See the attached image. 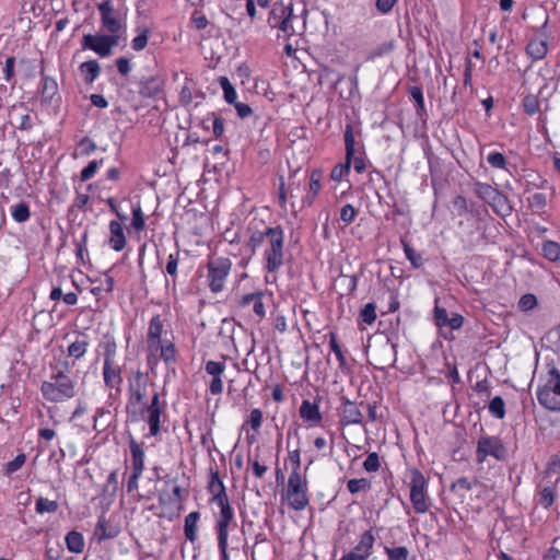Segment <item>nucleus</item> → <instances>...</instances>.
<instances>
[{
  "instance_id": "4",
  "label": "nucleus",
  "mask_w": 560,
  "mask_h": 560,
  "mask_svg": "<svg viewBox=\"0 0 560 560\" xmlns=\"http://www.w3.org/2000/svg\"><path fill=\"white\" fill-rule=\"evenodd\" d=\"M51 380L42 385V393L46 399L57 402L74 396V385L68 375L58 372Z\"/></svg>"
},
{
  "instance_id": "43",
  "label": "nucleus",
  "mask_w": 560,
  "mask_h": 560,
  "mask_svg": "<svg viewBox=\"0 0 560 560\" xmlns=\"http://www.w3.org/2000/svg\"><path fill=\"white\" fill-rule=\"evenodd\" d=\"M329 346H330V349L335 352L340 366L341 368L345 366L346 358H345L343 352L337 341V335L335 332H329Z\"/></svg>"
},
{
  "instance_id": "1",
  "label": "nucleus",
  "mask_w": 560,
  "mask_h": 560,
  "mask_svg": "<svg viewBox=\"0 0 560 560\" xmlns=\"http://www.w3.org/2000/svg\"><path fill=\"white\" fill-rule=\"evenodd\" d=\"M266 241L269 243V248L266 250V268L269 272H275L283 261V232L281 228H268L265 232L253 233L248 246L255 252Z\"/></svg>"
},
{
  "instance_id": "34",
  "label": "nucleus",
  "mask_w": 560,
  "mask_h": 560,
  "mask_svg": "<svg viewBox=\"0 0 560 560\" xmlns=\"http://www.w3.org/2000/svg\"><path fill=\"white\" fill-rule=\"evenodd\" d=\"M219 82L224 93V100L229 104L236 103V91L226 77H220Z\"/></svg>"
},
{
  "instance_id": "59",
  "label": "nucleus",
  "mask_w": 560,
  "mask_h": 560,
  "mask_svg": "<svg viewBox=\"0 0 560 560\" xmlns=\"http://www.w3.org/2000/svg\"><path fill=\"white\" fill-rule=\"evenodd\" d=\"M537 301L535 295L533 294H525L521 298L518 302V306L523 311L532 310L536 305Z\"/></svg>"
},
{
  "instance_id": "30",
  "label": "nucleus",
  "mask_w": 560,
  "mask_h": 560,
  "mask_svg": "<svg viewBox=\"0 0 560 560\" xmlns=\"http://www.w3.org/2000/svg\"><path fill=\"white\" fill-rule=\"evenodd\" d=\"M130 450L132 454V470L137 472H142L143 470V451L139 444L135 441L130 443Z\"/></svg>"
},
{
  "instance_id": "61",
  "label": "nucleus",
  "mask_w": 560,
  "mask_h": 560,
  "mask_svg": "<svg viewBox=\"0 0 560 560\" xmlns=\"http://www.w3.org/2000/svg\"><path fill=\"white\" fill-rule=\"evenodd\" d=\"M262 422V412L260 409H253L249 416V423L255 431H258Z\"/></svg>"
},
{
  "instance_id": "14",
  "label": "nucleus",
  "mask_w": 560,
  "mask_h": 560,
  "mask_svg": "<svg viewBox=\"0 0 560 560\" xmlns=\"http://www.w3.org/2000/svg\"><path fill=\"white\" fill-rule=\"evenodd\" d=\"M147 411L149 412L148 423L150 433L156 435L160 431V417L163 411V406L160 404L158 393L153 395L150 406L147 407Z\"/></svg>"
},
{
  "instance_id": "42",
  "label": "nucleus",
  "mask_w": 560,
  "mask_h": 560,
  "mask_svg": "<svg viewBox=\"0 0 560 560\" xmlns=\"http://www.w3.org/2000/svg\"><path fill=\"white\" fill-rule=\"evenodd\" d=\"M351 161L352 160H346V163L335 165V167L331 170L330 178L335 182H339L345 174L349 173Z\"/></svg>"
},
{
  "instance_id": "45",
  "label": "nucleus",
  "mask_w": 560,
  "mask_h": 560,
  "mask_svg": "<svg viewBox=\"0 0 560 560\" xmlns=\"http://www.w3.org/2000/svg\"><path fill=\"white\" fill-rule=\"evenodd\" d=\"M362 322L371 325L376 319V306L373 303H368L361 311Z\"/></svg>"
},
{
  "instance_id": "62",
  "label": "nucleus",
  "mask_w": 560,
  "mask_h": 560,
  "mask_svg": "<svg viewBox=\"0 0 560 560\" xmlns=\"http://www.w3.org/2000/svg\"><path fill=\"white\" fill-rule=\"evenodd\" d=\"M434 319L438 326H446L448 322L446 310L436 306L434 310Z\"/></svg>"
},
{
  "instance_id": "32",
  "label": "nucleus",
  "mask_w": 560,
  "mask_h": 560,
  "mask_svg": "<svg viewBox=\"0 0 560 560\" xmlns=\"http://www.w3.org/2000/svg\"><path fill=\"white\" fill-rule=\"evenodd\" d=\"M394 48H395V42L394 40L384 42L381 45L374 47L369 52L368 59L369 60H373L375 58H380V57H383L385 55H388V54H390L394 50Z\"/></svg>"
},
{
  "instance_id": "56",
  "label": "nucleus",
  "mask_w": 560,
  "mask_h": 560,
  "mask_svg": "<svg viewBox=\"0 0 560 560\" xmlns=\"http://www.w3.org/2000/svg\"><path fill=\"white\" fill-rule=\"evenodd\" d=\"M357 214L355 209L351 205H346L341 208L340 211V219L349 224L354 220V217Z\"/></svg>"
},
{
  "instance_id": "58",
  "label": "nucleus",
  "mask_w": 560,
  "mask_h": 560,
  "mask_svg": "<svg viewBox=\"0 0 560 560\" xmlns=\"http://www.w3.org/2000/svg\"><path fill=\"white\" fill-rule=\"evenodd\" d=\"M212 116V131L215 138H221L224 132V121L221 117L211 114Z\"/></svg>"
},
{
  "instance_id": "12",
  "label": "nucleus",
  "mask_w": 560,
  "mask_h": 560,
  "mask_svg": "<svg viewBox=\"0 0 560 560\" xmlns=\"http://www.w3.org/2000/svg\"><path fill=\"white\" fill-rule=\"evenodd\" d=\"M340 416V422L342 425L359 424L362 422L363 418L359 406L346 397H342Z\"/></svg>"
},
{
  "instance_id": "46",
  "label": "nucleus",
  "mask_w": 560,
  "mask_h": 560,
  "mask_svg": "<svg viewBox=\"0 0 560 560\" xmlns=\"http://www.w3.org/2000/svg\"><path fill=\"white\" fill-rule=\"evenodd\" d=\"M347 488L351 493H358L359 491L363 489L370 488V482L365 478L361 479H350L347 483Z\"/></svg>"
},
{
  "instance_id": "23",
  "label": "nucleus",
  "mask_w": 560,
  "mask_h": 560,
  "mask_svg": "<svg viewBox=\"0 0 560 560\" xmlns=\"http://www.w3.org/2000/svg\"><path fill=\"white\" fill-rule=\"evenodd\" d=\"M66 545L69 551L80 553L83 551V536L77 530H71L66 536Z\"/></svg>"
},
{
  "instance_id": "3",
  "label": "nucleus",
  "mask_w": 560,
  "mask_h": 560,
  "mask_svg": "<svg viewBox=\"0 0 560 560\" xmlns=\"http://www.w3.org/2000/svg\"><path fill=\"white\" fill-rule=\"evenodd\" d=\"M163 324L159 316L150 322L148 347L153 355H160L165 362L175 359V346L172 341L162 340Z\"/></svg>"
},
{
  "instance_id": "48",
  "label": "nucleus",
  "mask_w": 560,
  "mask_h": 560,
  "mask_svg": "<svg viewBox=\"0 0 560 560\" xmlns=\"http://www.w3.org/2000/svg\"><path fill=\"white\" fill-rule=\"evenodd\" d=\"M488 163L495 168H504L506 164L505 156L500 152H492L487 158Z\"/></svg>"
},
{
  "instance_id": "33",
  "label": "nucleus",
  "mask_w": 560,
  "mask_h": 560,
  "mask_svg": "<svg viewBox=\"0 0 560 560\" xmlns=\"http://www.w3.org/2000/svg\"><path fill=\"white\" fill-rule=\"evenodd\" d=\"M527 52L535 59H541L547 54V44L542 40H533L527 45Z\"/></svg>"
},
{
  "instance_id": "52",
  "label": "nucleus",
  "mask_w": 560,
  "mask_h": 560,
  "mask_svg": "<svg viewBox=\"0 0 560 560\" xmlns=\"http://www.w3.org/2000/svg\"><path fill=\"white\" fill-rule=\"evenodd\" d=\"M366 471H376L380 468V458L376 453H370L363 463Z\"/></svg>"
},
{
  "instance_id": "7",
  "label": "nucleus",
  "mask_w": 560,
  "mask_h": 560,
  "mask_svg": "<svg viewBox=\"0 0 560 560\" xmlns=\"http://www.w3.org/2000/svg\"><path fill=\"white\" fill-rule=\"evenodd\" d=\"M102 26L110 34H116L122 28L121 10L115 8L110 0L98 4Z\"/></svg>"
},
{
  "instance_id": "6",
  "label": "nucleus",
  "mask_w": 560,
  "mask_h": 560,
  "mask_svg": "<svg viewBox=\"0 0 560 560\" xmlns=\"http://www.w3.org/2000/svg\"><path fill=\"white\" fill-rule=\"evenodd\" d=\"M232 262L229 258L218 257L208 262V280L212 292H221L224 288V281L231 270Z\"/></svg>"
},
{
  "instance_id": "8",
  "label": "nucleus",
  "mask_w": 560,
  "mask_h": 560,
  "mask_svg": "<svg viewBox=\"0 0 560 560\" xmlns=\"http://www.w3.org/2000/svg\"><path fill=\"white\" fill-rule=\"evenodd\" d=\"M506 450L501 440L497 436H481L477 445V460L485 462L487 456H493L497 459H504Z\"/></svg>"
},
{
  "instance_id": "24",
  "label": "nucleus",
  "mask_w": 560,
  "mask_h": 560,
  "mask_svg": "<svg viewBox=\"0 0 560 560\" xmlns=\"http://www.w3.org/2000/svg\"><path fill=\"white\" fill-rule=\"evenodd\" d=\"M200 514L198 512H191L185 518L184 532L186 538L190 541H195L197 538V523Z\"/></svg>"
},
{
  "instance_id": "5",
  "label": "nucleus",
  "mask_w": 560,
  "mask_h": 560,
  "mask_svg": "<svg viewBox=\"0 0 560 560\" xmlns=\"http://www.w3.org/2000/svg\"><path fill=\"white\" fill-rule=\"evenodd\" d=\"M287 499L289 505L295 511L304 510L308 503L307 482L300 471H291L288 480Z\"/></svg>"
},
{
  "instance_id": "41",
  "label": "nucleus",
  "mask_w": 560,
  "mask_h": 560,
  "mask_svg": "<svg viewBox=\"0 0 560 560\" xmlns=\"http://www.w3.org/2000/svg\"><path fill=\"white\" fill-rule=\"evenodd\" d=\"M409 92L417 103V114L422 116L425 113L422 90L419 86H411Z\"/></svg>"
},
{
  "instance_id": "26",
  "label": "nucleus",
  "mask_w": 560,
  "mask_h": 560,
  "mask_svg": "<svg viewBox=\"0 0 560 560\" xmlns=\"http://www.w3.org/2000/svg\"><path fill=\"white\" fill-rule=\"evenodd\" d=\"M474 191L480 199L489 203L499 190L489 184L476 183Z\"/></svg>"
},
{
  "instance_id": "54",
  "label": "nucleus",
  "mask_w": 560,
  "mask_h": 560,
  "mask_svg": "<svg viewBox=\"0 0 560 560\" xmlns=\"http://www.w3.org/2000/svg\"><path fill=\"white\" fill-rule=\"evenodd\" d=\"M118 489V475L117 471H112L107 478V482L104 486V492L114 494Z\"/></svg>"
},
{
  "instance_id": "39",
  "label": "nucleus",
  "mask_w": 560,
  "mask_h": 560,
  "mask_svg": "<svg viewBox=\"0 0 560 560\" xmlns=\"http://www.w3.org/2000/svg\"><path fill=\"white\" fill-rule=\"evenodd\" d=\"M12 217L20 223L25 222L30 218L28 206L25 202L18 203L12 211Z\"/></svg>"
},
{
  "instance_id": "37",
  "label": "nucleus",
  "mask_w": 560,
  "mask_h": 560,
  "mask_svg": "<svg viewBox=\"0 0 560 560\" xmlns=\"http://www.w3.org/2000/svg\"><path fill=\"white\" fill-rule=\"evenodd\" d=\"M505 404L500 396H495L489 404L490 412L498 419H503L505 416Z\"/></svg>"
},
{
  "instance_id": "50",
  "label": "nucleus",
  "mask_w": 560,
  "mask_h": 560,
  "mask_svg": "<svg viewBox=\"0 0 560 560\" xmlns=\"http://www.w3.org/2000/svg\"><path fill=\"white\" fill-rule=\"evenodd\" d=\"M25 455L19 454L13 460L9 462L5 466V474L11 475L19 470L25 463Z\"/></svg>"
},
{
  "instance_id": "31",
  "label": "nucleus",
  "mask_w": 560,
  "mask_h": 560,
  "mask_svg": "<svg viewBox=\"0 0 560 560\" xmlns=\"http://www.w3.org/2000/svg\"><path fill=\"white\" fill-rule=\"evenodd\" d=\"M95 534L101 539H107V538L115 537L117 535V530L114 527L108 525L105 517H100L97 525H96Z\"/></svg>"
},
{
  "instance_id": "22",
  "label": "nucleus",
  "mask_w": 560,
  "mask_h": 560,
  "mask_svg": "<svg viewBox=\"0 0 560 560\" xmlns=\"http://www.w3.org/2000/svg\"><path fill=\"white\" fill-rule=\"evenodd\" d=\"M80 71L84 74V81L91 84L98 77L101 67L96 60H89L80 65Z\"/></svg>"
},
{
  "instance_id": "15",
  "label": "nucleus",
  "mask_w": 560,
  "mask_h": 560,
  "mask_svg": "<svg viewBox=\"0 0 560 560\" xmlns=\"http://www.w3.org/2000/svg\"><path fill=\"white\" fill-rule=\"evenodd\" d=\"M208 490L212 494V500L217 503L224 502L228 498L225 487L219 476L218 470H210V480L208 483Z\"/></svg>"
},
{
  "instance_id": "17",
  "label": "nucleus",
  "mask_w": 560,
  "mask_h": 560,
  "mask_svg": "<svg viewBox=\"0 0 560 560\" xmlns=\"http://www.w3.org/2000/svg\"><path fill=\"white\" fill-rule=\"evenodd\" d=\"M374 544V536L370 530L364 532L361 535L359 544L355 548L349 552L348 555H354L357 557H362V560H365L370 553Z\"/></svg>"
},
{
  "instance_id": "19",
  "label": "nucleus",
  "mask_w": 560,
  "mask_h": 560,
  "mask_svg": "<svg viewBox=\"0 0 560 560\" xmlns=\"http://www.w3.org/2000/svg\"><path fill=\"white\" fill-rule=\"evenodd\" d=\"M489 205L492 207L493 211L501 217H508L512 212L508 197L500 191H498L497 196L493 197Z\"/></svg>"
},
{
  "instance_id": "38",
  "label": "nucleus",
  "mask_w": 560,
  "mask_h": 560,
  "mask_svg": "<svg viewBox=\"0 0 560 560\" xmlns=\"http://www.w3.org/2000/svg\"><path fill=\"white\" fill-rule=\"evenodd\" d=\"M150 30L148 27H143L138 36H136L132 42L131 46L136 51H140L145 48L148 44Z\"/></svg>"
},
{
  "instance_id": "60",
  "label": "nucleus",
  "mask_w": 560,
  "mask_h": 560,
  "mask_svg": "<svg viewBox=\"0 0 560 560\" xmlns=\"http://www.w3.org/2000/svg\"><path fill=\"white\" fill-rule=\"evenodd\" d=\"M529 206L536 209H542L546 206V196L541 192H536L528 198Z\"/></svg>"
},
{
  "instance_id": "21",
  "label": "nucleus",
  "mask_w": 560,
  "mask_h": 560,
  "mask_svg": "<svg viewBox=\"0 0 560 560\" xmlns=\"http://www.w3.org/2000/svg\"><path fill=\"white\" fill-rule=\"evenodd\" d=\"M120 373V368L115 366L114 363L104 365L103 374L106 386L115 387L116 385H119L122 381Z\"/></svg>"
},
{
  "instance_id": "51",
  "label": "nucleus",
  "mask_w": 560,
  "mask_h": 560,
  "mask_svg": "<svg viewBox=\"0 0 560 560\" xmlns=\"http://www.w3.org/2000/svg\"><path fill=\"white\" fill-rule=\"evenodd\" d=\"M131 225L136 231H142L145 226L144 218L140 207H137L132 211Z\"/></svg>"
},
{
  "instance_id": "36",
  "label": "nucleus",
  "mask_w": 560,
  "mask_h": 560,
  "mask_svg": "<svg viewBox=\"0 0 560 560\" xmlns=\"http://www.w3.org/2000/svg\"><path fill=\"white\" fill-rule=\"evenodd\" d=\"M346 160H352L354 155V135L351 125L346 126L345 130Z\"/></svg>"
},
{
  "instance_id": "29",
  "label": "nucleus",
  "mask_w": 560,
  "mask_h": 560,
  "mask_svg": "<svg viewBox=\"0 0 560 560\" xmlns=\"http://www.w3.org/2000/svg\"><path fill=\"white\" fill-rule=\"evenodd\" d=\"M42 75H43L42 96L44 100L49 101L56 95V93L58 91V85L54 79H51L49 77H45L43 71H42Z\"/></svg>"
},
{
  "instance_id": "9",
  "label": "nucleus",
  "mask_w": 560,
  "mask_h": 560,
  "mask_svg": "<svg viewBox=\"0 0 560 560\" xmlns=\"http://www.w3.org/2000/svg\"><path fill=\"white\" fill-rule=\"evenodd\" d=\"M424 487L425 479L423 475L418 469H413L410 481V500L417 513H424L428 510Z\"/></svg>"
},
{
  "instance_id": "2",
  "label": "nucleus",
  "mask_w": 560,
  "mask_h": 560,
  "mask_svg": "<svg viewBox=\"0 0 560 560\" xmlns=\"http://www.w3.org/2000/svg\"><path fill=\"white\" fill-rule=\"evenodd\" d=\"M537 399L546 409L560 411V370H548L544 384L537 390Z\"/></svg>"
},
{
  "instance_id": "63",
  "label": "nucleus",
  "mask_w": 560,
  "mask_h": 560,
  "mask_svg": "<svg viewBox=\"0 0 560 560\" xmlns=\"http://www.w3.org/2000/svg\"><path fill=\"white\" fill-rule=\"evenodd\" d=\"M235 109L240 118H246L252 115L253 110L249 105L245 103H235Z\"/></svg>"
},
{
  "instance_id": "10",
  "label": "nucleus",
  "mask_w": 560,
  "mask_h": 560,
  "mask_svg": "<svg viewBox=\"0 0 560 560\" xmlns=\"http://www.w3.org/2000/svg\"><path fill=\"white\" fill-rule=\"evenodd\" d=\"M218 504L221 509L217 523L218 545L219 547H223L228 541L229 525L233 520V510L230 505L229 499H226L224 502H219Z\"/></svg>"
},
{
  "instance_id": "49",
  "label": "nucleus",
  "mask_w": 560,
  "mask_h": 560,
  "mask_svg": "<svg viewBox=\"0 0 560 560\" xmlns=\"http://www.w3.org/2000/svg\"><path fill=\"white\" fill-rule=\"evenodd\" d=\"M86 346H88V342H85V341L72 342L68 348L69 355L74 357V358L82 357L86 351Z\"/></svg>"
},
{
  "instance_id": "28",
  "label": "nucleus",
  "mask_w": 560,
  "mask_h": 560,
  "mask_svg": "<svg viewBox=\"0 0 560 560\" xmlns=\"http://www.w3.org/2000/svg\"><path fill=\"white\" fill-rule=\"evenodd\" d=\"M161 91V81L155 78H151L143 82L140 88V94L148 97L156 96Z\"/></svg>"
},
{
  "instance_id": "44",
  "label": "nucleus",
  "mask_w": 560,
  "mask_h": 560,
  "mask_svg": "<svg viewBox=\"0 0 560 560\" xmlns=\"http://www.w3.org/2000/svg\"><path fill=\"white\" fill-rule=\"evenodd\" d=\"M389 560H408L409 551L406 547L386 548Z\"/></svg>"
},
{
  "instance_id": "18",
  "label": "nucleus",
  "mask_w": 560,
  "mask_h": 560,
  "mask_svg": "<svg viewBox=\"0 0 560 560\" xmlns=\"http://www.w3.org/2000/svg\"><path fill=\"white\" fill-rule=\"evenodd\" d=\"M110 230V238L109 243L112 247L119 252L126 245V237L124 234L122 225L118 221H112L109 224Z\"/></svg>"
},
{
  "instance_id": "16",
  "label": "nucleus",
  "mask_w": 560,
  "mask_h": 560,
  "mask_svg": "<svg viewBox=\"0 0 560 560\" xmlns=\"http://www.w3.org/2000/svg\"><path fill=\"white\" fill-rule=\"evenodd\" d=\"M203 98V93L197 91L192 81L186 78V82L180 90L182 104L187 107L195 100V107H198Z\"/></svg>"
},
{
  "instance_id": "27",
  "label": "nucleus",
  "mask_w": 560,
  "mask_h": 560,
  "mask_svg": "<svg viewBox=\"0 0 560 560\" xmlns=\"http://www.w3.org/2000/svg\"><path fill=\"white\" fill-rule=\"evenodd\" d=\"M541 252L545 258L550 261H557L560 258V244L552 241L542 243Z\"/></svg>"
},
{
  "instance_id": "35",
  "label": "nucleus",
  "mask_w": 560,
  "mask_h": 560,
  "mask_svg": "<svg viewBox=\"0 0 560 560\" xmlns=\"http://www.w3.org/2000/svg\"><path fill=\"white\" fill-rule=\"evenodd\" d=\"M59 508L57 501L48 500L46 498L39 497L36 501V512L38 514L43 513H55Z\"/></svg>"
},
{
  "instance_id": "13",
  "label": "nucleus",
  "mask_w": 560,
  "mask_h": 560,
  "mask_svg": "<svg viewBox=\"0 0 560 560\" xmlns=\"http://www.w3.org/2000/svg\"><path fill=\"white\" fill-rule=\"evenodd\" d=\"M82 48L91 49L95 51L101 57H107L110 55L108 45L106 40H104V34H86L82 38Z\"/></svg>"
},
{
  "instance_id": "40",
  "label": "nucleus",
  "mask_w": 560,
  "mask_h": 560,
  "mask_svg": "<svg viewBox=\"0 0 560 560\" xmlns=\"http://www.w3.org/2000/svg\"><path fill=\"white\" fill-rule=\"evenodd\" d=\"M404 252L411 262V265L416 268H419L422 265V256L418 254L408 243L402 241Z\"/></svg>"
},
{
  "instance_id": "64",
  "label": "nucleus",
  "mask_w": 560,
  "mask_h": 560,
  "mask_svg": "<svg viewBox=\"0 0 560 560\" xmlns=\"http://www.w3.org/2000/svg\"><path fill=\"white\" fill-rule=\"evenodd\" d=\"M117 69L120 74L127 75L130 71V62L127 58L120 57L116 60Z\"/></svg>"
},
{
  "instance_id": "25",
  "label": "nucleus",
  "mask_w": 560,
  "mask_h": 560,
  "mask_svg": "<svg viewBox=\"0 0 560 560\" xmlns=\"http://www.w3.org/2000/svg\"><path fill=\"white\" fill-rule=\"evenodd\" d=\"M284 14L291 15V7L284 4H275L268 19L270 26L279 27V22L283 19Z\"/></svg>"
},
{
  "instance_id": "11",
  "label": "nucleus",
  "mask_w": 560,
  "mask_h": 560,
  "mask_svg": "<svg viewBox=\"0 0 560 560\" xmlns=\"http://www.w3.org/2000/svg\"><path fill=\"white\" fill-rule=\"evenodd\" d=\"M147 376L138 371L129 382L130 400L128 409L143 402L147 396Z\"/></svg>"
},
{
  "instance_id": "20",
  "label": "nucleus",
  "mask_w": 560,
  "mask_h": 560,
  "mask_svg": "<svg viewBox=\"0 0 560 560\" xmlns=\"http://www.w3.org/2000/svg\"><path fill=\"white\" fill-rule=\"evenodd\" d=\"M300 416L306 421L319 422L322 420L318 406L308 400H303L300 407Z\"/></svg>"
},
{
  "instance_id": "53",
  "label": "nucleus",
  "mask_w": 560,
  "mask_h": 560,
  "mask_svg": "<svg viewBox=\"0 0 560 560\" xmlns=\"http://www.w3.org/2000/svg\"><path fill=\"white\" fill-rule=\"evenodd\" d=\"M224 363L217 362V361H209L206 364V371L213 377L221 376V374L224 372Z\"/></svg>"
},
{
  "instance_id": "55",
  "label": "nucleus",
  "mask_w": 560,
  "mask_h": 560,
  "mask_svg": "<svg viewBox=\"0 0 560 560\" xmlns=\"http://www.w3.org/2000/svg\"><path fill=\"white\" fill-rule=\"evenodd\" d=\"M103 160H101V162H97V161H91L86 167L83 168V171L81 172V180L82 182H86L89 180L91 177H93V175L96 173L97 168H98V163H102Z\"/></svg>"
},
{
  "instance_id": "57",
  "label": "nucleus",
  "mask_w": 560,
  "mask_h": 560,
  "mask_svg": "<svg viewBox=\"0 0 560 560\" xmlns=\"http://www.w3.org/2000/svg\"><path fill=\"white\" fill-rule=\"evenodd\" d=\"M524 110L528 115H533L538 110V101L535 96H526L523 102Z\"/></svg>"
},
{
  "instance_id": "47",
  "label": "nucleus",
  "mask_w": 560,
  "mask_h": 560,
  "mask_svg": "<svg viewBox=\"0 0 560 560\" xmlns=\"http://www.w3.org/2000/svg\"><path fill=\"white\" fill-rule=\"evenodd\" d=\"M294 20H299V18L294 16L292 12H291V15L284 14L283 19L279 22V28L283 33L291 35L294 32V27H293Z\"/></svg>"
}]
</instances>
